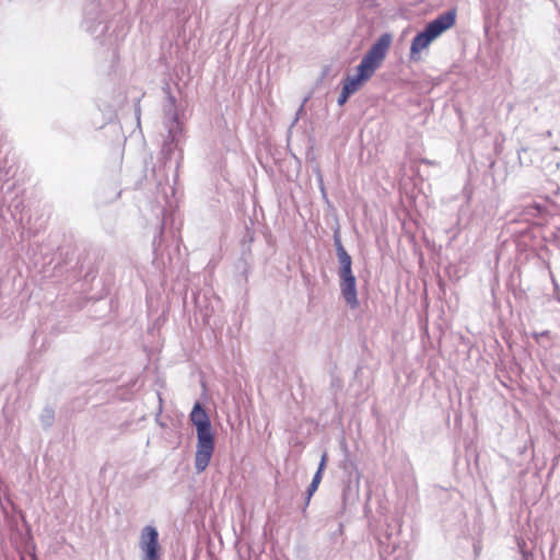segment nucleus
Returning a JSON list of instances; mask_svg holds the SVG:
<instances>
[{
	"instance_id": "obj_3",
	"label": "nucleus",
	"mask_w": 560,
	"mask_h": 560,
	"mask_svg": "<svg viewBox=\"0 0 560 560\" xmlns=\"http://www.w3.org/2000/svg\"><path fill=\"white\" fill-rule=\"evenodd\" d=\"M457 11L456 9L447 10L434 20L429 22L423 31L419 32L411 42L410 60L419 61L420 52L428 48L431 42L442 35L445 31L453 27L456 23Z\"/></svg>"
},
{
	"instance_id": "obj_8",
	"label": "nucleus",
	"mask_w": 560,
	"mask_h": 560,
	"mask_svg": "<svg viewBox=\"0 0 560 560\" xmlns=\"http://www.w3.org/2000/svg\"><path fill=\"white\" fill-rule=\"evenodd\" d=\"M322 481V477L319 474H315L313 479H312V482L310 483L307 490H306V498H305V505H308L310 501H311V498L313 497V494L316 492V490L318 489V486Z\"/></svg>"
},
{
	"instance_id": "obj_9",
	"label": "nucleus",
	"mask_w": 560,
	"mask_h": 560,
	"mask_svg": "<svg viewBox=\"0 0 560 560\" xmlns=\"http://www.w3.org/2000/svg\"><path fill=\"white\" fill-rule=\"evenodd\" d=\"M334 245L336 248V255H341V254L348 253L341 243L340 235H339L338 231H336L334 234Z\"/></svg>"
},
{
	"instance_id": "obj_14",
	"label": "nucleus",
	"mask_w": 560,
	"mask_h": 560,
	"mask_svg": "<svg viewBox=\"0 0 560 560\" xmlns=\"http://www.w3.org/2000/svg\"><path fill=\"white\" fill-rule=\"evenodd\" d=\"M319 187H320V190L323 192V196L326 197V192H325V187H324V182H323V178L322 176L319 175Z\"/></svg>"
},
{
	"instance_id": "obj_15",
	"label": "nucleus",
	"mask_w": 560,
	"mask_h": 560,
	"mask_svg": "<svg viewBox=\"0 0 560 560\" xmlns=\"http://www.w3.org/2000/svg\"><path fill=\"white\" fill-rule=\"evenodd\" d=\"M548 334H549V331H547V330H546V331H542V332H541V334H539V335H537V334H536V335H535V338H536V339H538V337H539V336L545 337V336H547Z\"/></svg>"
},
{
	"instance_id": "obj_10",
	"label": "nucleus",
	"mask_w": 560,
	"mask_h": 560,
	"mask_svg": "<svg viewBox=\"0 0 560 560\" xmlns=\"http://www.w3.org/2000/svg\"><path fill=\"white\" fill-rule=\"evenodd\" d=\"M337 258L339 262V268H347L349 266H352V258L348 253L337 255Z\"/></svg>"
},
{
	"instance_id": "obj_6",
	"label": "nucleus",
	"mask_w": 560,
	"mask_h": 560,
	"mask_svg": "<svg viewBox=\"0 0 560 560\" xmlns=\"http://www.w3.org/2000/svg\"><path fill=\"white\" fill-rule=\"evenodd\" d=\"M339 288L341 296L350 308L359 306L357 279L352 272V266L338 269Z\"/></svg>"
},
{
	"instance_id": "obj_4",
	"label": "nucleus",
	"mask_w": 560,
	"mask_h": 560,
	"mask_svg": "<svg viewBox=\"0 0 560 560\" xmlns=\"http://www.w3.org/2000/svg\"><path fill=\"white\" fill-rule=\"evenodd\" d=\"M163 125L167 130V136L162 147L164 158L171 159L175 150H179V143L183 135V122L179 119L176 100L167 92L166 102L163 105Z\"/></svg>"
},
{
	"instance_id": "obj_13",
	"label": "nucleus",
	"mask_w": 560,
	"mask_h": 560,
	"mask_svg": "<svg viewBox=\"0 0 560 560\" xmlns=\"http://www.w3.org/2000/svg\"><path fill=\"white\" fill-rule=\"evenodd\" d=\"M326 460H327V454L324 453L323 456H322V459H320V463H319V466H318V469L315 474H319L320 477H323V471L325 469V466H326Z\"/></svg>"
},
{
	"instance_id": "obj_5",
	"label": "nucleus",
	"mask_w": 560,
	"mask_h": 560,
	"mask_svg": "<svg viewBox=\"0 0 560 560\" xmlns=\"http://www.w3.org/2000/svg\"><path fill=\"white\" fill-rule=\"evenodd\" d=\"M139 548L142 552L141 560H161L159 533L154 526L147 525L141 529Z\"/></svg>"
},
{
	"instance_id": "obj_12",
	"label": "nucleus",
	"mask_w": 560,
	"mask_h": 560,
	"mask_svg": "<svg viewBox=\"0 0 560 560\" xmlns=\"http://www.w3.org/2000/svg\"><path fill=\"white\" fill-rule=\"evenodd\" d=\"M307 102V98H304L303 103L301 104V106L299 107L296 114H295V118L293 120V122L291 124L290 128H292L296 122L298 120L300 119L301 115L304 113V106H305V103Z\"/></svg>"
},
{
	"instance_id": "obj_7",
	"label": "nucleus",
	"mask_w": 560,
	"mask_h": 560,
	"mask_svg": "<svg viewBox=\"0 0 560 560\" xmlns=\"http://www.w3.org/2000/svg\"><path fill=\"white\" fill-rule=\"evenodd\" d=\"M40 423L44 429H49L55 421V411L51 407L46 406L39 417Z\"/></svg>"
},
{
	"instance_id": "obj_1",
	"label": "nucleus",
	"mask_w": 560,
	"mask_h": 560,
	"mask_svg": "<svg viewBox=\"0 0 560 560\" xmlns=\"http://www.w3.org/2000/svg\"><path fill=\"white\" fill-rule=\"evenodd\" d=\"M393 36L389 33L382 34L370 47L358 66V73L347 77L342 88L351 95L354 94L364 81H368L380 68L390 47Z\"/></svg>"
},
{
	"instance_id": "obj_11",
	"label": "nucleus",
	"mask_w": 560,
	"mask_h": 560,
	"mask_svg": "<svg viewBox=\"0 0 560 560\" xmlns=\"http://www.w3.org/2000/svg\"><path fill=\"white\" fill-rule=\"evenodd\" d=\"M351 96V94L349 92H347L343 88H342V91L337 100V103L339 106H342L347 101L348 98Z\"/></svg>"
},
{
	"instance_id": "obj_2",
	"label": "nucleus",
	"mask_w": 560,
	"mask_h": 560,
	"mask_svg": "<svg viewBox=\"0 0 560 560\" xmlns=\"http://www.w3.org/2000/svg\"><path fill=\"white\" fill-rule=\"evenodd\" d=\"M189 418L197 431L195 469L197 474H200L209 466L214 452V434L210 418L200 402L197 401L194 405Z\"/></svg>"
}]
</instances>
